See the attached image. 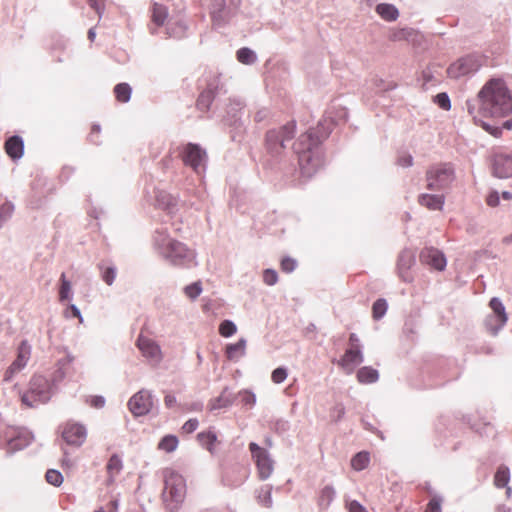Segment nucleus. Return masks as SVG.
Listing matches in <instances>:
<instances>
[{"instance_id":"5fc2aeb1","label":"nucleus","mask_w":512,"mask_h":512,"mask_svg":"<svg viewBox=\"0 0 512 512\" xmlns=\"http://www.w3.org/2000/svg\"><path fill=\"white\" fill-rule=\"evenodd\" d=\"M434 102L443 110H449L451 108L450 98L445 92L437 94L434 97Z\"/></svg>"},{"instance_id":"bf43d9fd","label":"nucleus","mask_w":512,"mask_h":512,"mask_svg":"<svg viewBox=\"0 0 512 512\" xmlns=\"http://www.w3.org/2000/svg\"><path fill=\"white\" fill-rule=\"evenodd\" d=\"M89 6L95 10L99 19L103 16L105 10L104 0H88Z\"/></svg>"},{"instance_id":"5701e85b","label":"nucleus","mask_w":512,"mask_h":512,"mask_svg":"<svg viewBox=\"0 0 512 512\" xmlns=\"http://www.w3.org/2000/svg\"><path fill=\"white\" fill-rule=\"evenodd\" d=\"M73 360L74 357L70 353H67L63 358L57 361V367L52 375V382L54 384L61 382L67 376Z\"/></svg>"},{"instance_id":"4c0bfd02","label":"nucleus","mask_w":512,"mask_h":512,"mask_svg":"<svg viewBox=\"0 0 512 512\" xmlns=\"http://www.w3.org/2000/svg\"><path fill=\"white\" fill-rule=\"evenodd\" d=\"M178 444H179L178 438L175 435L169 434V435L164 436L160 440V442L158 444V448L167 453H171L177 449Z\"/></svg>"},{"instance_id":"09e8293b","label":"nucleus","mask_w":512,"mask_h":512,"mask_svg":"<svg viewBox=\"0 0 512 512\" xmlns=\"http://www.w3.org/2000/svg\"><path fill=\"white\" fill-rule=\"evenodd\" d=\"M413 34V30L409 28L396 29L391 31L389 39L391 41L408 40Z\"/></svg>"},{"instance_id":"0eeeda50","label":"nucleus","mask_w":512,"mask_h":512,"mask_svg":"<svg viewBox=\"0 0 512 512\" xmlns=\"http://www.w3.org/2000/svg\"><path fill=\"white\" fill-rule=\"evenodd\" d=\"M296 124L294 121L277 129H271L266 134V149L276 157L286 149V144L294 137Z\"/></svg>"},{"instance_id":"de8ad7c7","label":"nucleus","mask_w":512,"mask_h":512,"mask_svg":"<svg viewBox=\"0 0 512 512\" xmlns=\"http://www.w3.org/2000/svg\"><path fill=\"white\" fill-rule=\"evenodd\" d=\"M387 302L385 299H378L374 302L372 307L373 318L375 320L381 319L387 311Z\"/></svg>"},{"instance_id":"3c124183","label":"nucleus","mask_w":512,"mask_h":512,"mask_svg":"<svg viewBox=\"0 0 512 512\" xmlns=\"http://www.w3.org/2000/svg\"><path fill=\"white\" fill-rule=\"evenodd\" d=\"M46 481L53 486H60L63 483V476L61 472L55 469H50L45 475Z\"/></svg>"},{"instance_id":"13d9d810","label":"nucleus","mask_w":512,"mask_h":512,"mask_svg":"<svg viewBox=\"0 0 512 512\" xmlns=\"http://www.w3.org/2000/svg\"><path fill=\"white\" fill-rule=\"evenodd\" d=\"M263 281L265 284L272 286L275 285L278 281V274L273 269H266L263 272Z\"/></svg>"},{"instance_id":"4be33fe9","label":"nucleus","mask_w":512,"mask_h":512,"mask_svg":"<svg viewBox=\"0 0 512 512\" xmlns=\"http://www.w3.org/2000/svg\"><path fill=\"white\" fill-rule=\"evenodd\" d=\"M187 25L182 19L170 18L165 26V34L168 38L180 39L185 36Z\"/></svg>"},{"instance_id":"ea45409f","label":"nucleus","mask_w":512,"mask_h":512,"mask_svg":"<svg viewBox=\"0 0 512 512\" xmlns=\"http://www.w3.org/2000/svg\"><path fill=\"white\" fill-rule=\"evenodd\" d=\"M237 60L242 64L251 65L257 61V56L250 48L243 47L237 51Z\"/></svg>"},{"instance_id":"c756f323","label":"nucleus","mask_w":512,"mask_h":512,"mask_svg":"<svg viewBox=\"0 0 512 512\" xmlns=\"http://www.w3.org/2000/svg\"><path fill=\"white\" fill-rule=\"evenodd\" d=\"M272 489H273L272 485L266 484L256 490V499H257L258 504H260L261 506H264L266 508L272 507V505H273Z\"/></svg>"},{"instance_id":"f257e3e1","label":"nucleus","mask_w":512,"mask_h":512,"mask_svg":"<svg viewBox=\"0 0 512 512\" xmlns=\"http://www.w3.org/2000/svg\"><path fill=\"white\" fill-rule=\"evenodd\" d=\"M478 109L474 102L468 100V113L477 120V113L483 117L501 119L512 113V93L501 78L488 80L477 94Z\"/></svg>"},{"instance_id":"052dcab7","label":"nucleus","mask_w":512,"mask_h":512,"mask_svg":"<svg viewBox=\"0 0 512 512\" xmlns=\"http://www.w3.org/2000/svg\"><path fill=\"white\" fill-rule=\"evenodd\" d=\"M441 502L442 499L439 497H433L427 506V509L425 512H442L441 511Z\"/></svg>"},{"instance_id":"774afa93","label":"nucleus","mask_w":512,"mask_h":512,"mask_svg":"<svg viewBox=\"0 0 512 512\" xmlns=\"http://www.w3.org/2000/svg\"><path fill=\"white\" fill-rule=\"evenodd\" d=\"M349 512H367L366 509L356 500L347 503Z\"/></svg>"},{"instance_id":"b1692460","label":"nucleus","mask_w":512,"mask_h":512,"mask_svg":"<svg viewBox=\"0 0 512 512\" xmlns=\"http://www.w3.org/2000/svg\"><path fill=\"white\" fill-rule=\"evenodd\" d=\"M5 150L12 159H19L24 153V142L19 136H12L5 142Z\"/></svg>"},{"instance_id":"c85d7f7f","label":"nucleus","mask_w":512,"mask_h":512,"mask_svg":"<svg viewBox=\"0 0 512 512\" xmlns=\"http://www.w3.org/2000/svg\"><path fill=\"white\" fill-rule=\"evenodd\" d=\"M377 14L385 21H395L399 17L398 9L388 3H380L376 6Z\"/></svg>"},{"instance_id":"37998d69","label":"nucleus","mask_w":512,"mask_h":512,"mask_svg":"<svg viewBox=\"0 0 512 512\" xmlns=\"http://www.w3.org/2000/svg\"><path fill=\"white\" fill-rule=\"evenodd\" d=\"M60 281L61 285L59 289V300L64 302L66 300L72 299V285L71 282L66 279L64 273L61 274Z\"/></svg>"},{"instance_id":"e2e57ef3","label":"nucleus","mask_w":512,"mask_h":512,"mask_svg":"<svg viewBox=\"0 0 512 512\" xmlns=\"http://www.w3.org/2000/svg\"><path fill=\"white\" fill-rule=\"evenodd\" d=\"M198 425H199L198 420L195 418H192L184 423V425L182 426V430H183V432L190 434V433H193L198 428Z\"/></svg>"},{"instance_id":"79ce46f5","label":"nucleus","mask_w":512,"mask_h":512,"mask_svg":"<svg viewBox=\"0 0 512 512\" xmlns=\"http://www.w3.org/2000/svg\"><path fill=\"white\" fill-rule=\"evenodd\" d=\"M479 123L485 131H487L488 133H490L491 135H493L495 137H499L501 135L502 128L507 129V130L512 129V119L506 120L503 123L502 127L490 125L482 120H479Z\"/></svg>"},{"instance_id":"58836bf2","label":"nucleus","mask_w":512,"mask_h":512,"mask_svg":"<svg viewBox=\"0 0 512 512\" xmlns=\"http://www.w3.org/2000/svg\"><path fill=\"white\" fill-rule=\"evenodd\" d=\"M200 444L205 447L210 453H214V444L217 441V436L213 432H201L197 435Z\"/></svg>"},{"instance_id":"f8f14e48","label":"nucleus","mask_w":512,"mask_h":512,"mask_svg":"<svg viewBox=\"0 0 512 512\" xmlns=\"http://www.w3.org/2000/svg\"><path fill=\"white\" fill-rule=\"evenodd\" d=\"M152 392L142 389L135 393L128 401V408L135 417L148 414L153 408Z\"/></svg>"},{"instance_id":"603ef678","label":"nucleus","mask_w":512,"mask_h":512,"mask_svg":"<svg viewBox=\"0 0 512 512\" xmlns=\"http://www.w3.org/2000/svg\"><path fill=\"white\" fill-rule=\"evenodd\" d=\"M237 327L234 322L230 320H224L219 327V332L223 337H230L235 334Z\"/></svg>"},{"instance_id":"2f4dec72","label":"nucleus","mask_w":512,"mask_h":512,"mask_svg":"<svg viewBox=\"0 0 512 512\" xmlns=\"http://www.w3.org/2000/svg\"><path fill=\"white\" fill-rule=\"evenodd\" d=\"M357 379L363 384L375 383L379 379V373L370 366H364L358 370Z\"/></svg>"},{"instance_id":"aec40b11","label":"nucleus","mask_w":512,"mask_h":512,"mask_svg":"<svg viewBox=\"0 0 512 512\" xmlns=\"http://www.w3.org/2000/svg\"><path fill=\"white\" fill-rule=\"evenodd\" d=\"M236 399V396L230 391L228 387H225L221 394L210 400L209 410L215 411L223 408L230 407Z\"/></svg>"},{"instance_id":"69168bd1","label":"nucleus","mask_w":512,"mask_h":512,"mask_svg":"<svg viewBox=\"0 0 512 512\" xmlns=\"http://www.w3.org/2000/svg\"><path fill=\"white\" fill-rule=\"evenodd\" d=\"M67 317H76L79 318L80 322H83V317L81 315V312L79 308L75 304H70L67 311H66Z\"/></svg>"},{"instance_id":"49530a36","label":"nucleus","mask_w":512,"mask_h":512,"mask_svg":"<svg viewBox=\"0 0 512 512\" xmlns=\"http://www.w3.org/2000/svg\"><path fill=\"white\" fill-rule=\"evenodd\" d=\"M506 323H500L498 317L490 314L485 318V327L492 334L497 335Z\"/></svg>"},{"instance_id":"cd10ccee","label":"nucleus","mask_w":512,"mask_h":512,"mask_svg":"<svg viewBox=\"0 0 512 512\" xmlns=\"http://www.w3.org/2000/svg\"><path fill=\"white\" fill-rule=\"evenodd\" d=\"M167 18V8L162 4L154 3L151 10V19L153 25H155L156 27H161L165 24Z\"/></svg>"},{"instance_id":"1a4fd4ad","label":"nucleus","mask_w":512,"mask_h":512,"mask_svg":"<svg viewBox=\"0 0 512 512\" xmlns=\"http://www.w3.org/2000/svg\"><path fill=\"white\" fill-rule=\"evenodd\" d=\"M249 451L256 464L259 479L262 481L267 480L274 471L275 461L271 454L267 449L260 447L255 442L249 444Z\"/></svg>"},{"instance_id":"412c9836","label":"nucleus","mask_w":512,"mask_h":512,"mask_svg":"<svg viewBox=\"0 0 512 512\" xmlns=\"http://www.w3.org/2000/svg\"><path fill=\"white\" fill-rule=\"evenodd\" d=\"M414 263H415L414 252L410 249H404L398 257V270H399L400 277L404 281H409L407 272L413 266Z\"/></svg>"},{"instance_id":"4468645a","label":"nucleus","mask_w":512,"mask_h":512,"mask_svg":"<svg viewBox=\"0 0 512 512\" xmlns=\"http://www.w3.org/2000/svg\"><path fill=\"white\" fill-rule=\"evenodd\" d=\"M62 437L68 445L79 447L86 440L87 430L82 424L67 422L63 427Z\"/></svg>"},{"instance_id":"20e7f679","label":"nucleus","mask_w":512,"mask_h":512,"mask_svg":"<svg viewBox=\"0 0 512 512\" xmlns=\"http://www.w3.org/2000/svg\"><path fill=\"white\" fill-rule=\"evenodd\" d=\"M164 489L163 499L167 507L174 511L183 502L186 494L185 480L179 473L172 469H165L163 472Z\"/></svg>"},{"instance_id":"a19ab883","label":"nucleus","mask_w":512,"mask_h":512,"mask_svg":"<svg viewBox=\"0 0 512 512\" xmlns=\"http://www.w3.org/2000/svg\"><path fill=\"white\" fill-rule=\"evenodd\" d=\"M510 480V471L507 466H500L494 477V484L498 488L506 487Z\"/></svg>"},{"instance_id":"473e14b6","label":"nucleus","mask_w":512,"mask_h":512,"mask_svg":"<svg viewBox=\"0 0 512 512\" xmlns=\"http://www.w3.org/2000/svg\"><path fill=\"white\" fill-rule=\"evenodd\" d=\"M215 98V92L211 85L204 90L197 100V107L200 111H207Z\"/></svg>"},{"instance_id":"f03ea898","label":"nucleus","mask_w":512,"mask_h":512,"mask_svg":"<svg viewBox=\"0 0 512 512\" xmlns=\"http://www.w3.org/2000/svg\"><path fill=\"white\" fill-rule=\"evenodd\" d=\"M332 122L331 118H325L319 122L316 129H310L301 134L294 143L293 148L298 156V163L303 176L311 177L322 167L324 161L320 143L330 134Z\"/></svg>"},{"instance_id":"72a5a7b5","label":"nucleus","mask_w":512,"mask_h":512,"mask_svg":"<svg viewBox=\"0 0 512 512\" xmlns=\"http://www.w3.org/2000/svg\"><path fill=\"white\" fill-rule=\"evenodd\" d=\"M244 105L243 102L240 99H231L228 109H227V115L229 118L227 121L231 125H236L240 118L237 117V114L243 109Z\"/></svg>"},{"instance_id":"a211bd4d","label":"nucleus","mask_w":512,"mask_h":512,"mask_svg":"<svg viewBox=\"0 0 512 512\" xmlns=\"http://www.w3.org/2000/svg\"><path fill=\"white\" fill-rule=\"evenodd\" d=\"M8 448L15 452L26 448L33 440L34 435L26 428H15L9 433Z\"/></svg>"},{"instance_id":"39448f33","label":"nucleus","mask_w":512,"mask_h":512,"mask_svg":"<svg viewBox=\"0 0 512 512\" xmlns=\"http://www.w3.org/2000/svg\"><path fill=\"white\" fill-rule=\"evenodd\" d=\"M53 394L52 385L42 375H35L29 383V389L21 395L22 403L34 408L40 404L47 403Z\"/></svg>"},{"instance_id":"423d86ee","label":"nucleus","mask_w":512,"mask_h":512,"mask_svg":"<svg viewBox=\"0 0 512 512\" xmlns=\"http://www.w3.org/2000/svg\"><path fill=\"white\" fill-rule=\"evenodd\" d=\"M454 180L455 170L450 163L435 164L426 173L427 188L432 191L447 190Z\"/></svg>"},{"instance_id":"e433bc0d","label":"nucleus","mask_w":512,"mask_h":512,"mask_svg":"<svg viewBox=\"0 0 512 512\" xmlns=\"http://www.w3.org/2000/svg\"><path fill=\"white\" fill-rule=\"evenodd\" d=\"M370 462V455L368 452L361 451L353 456L351 459V466L356 471L365 469Z\"/></svg>"},{"instance_id":"9d476101","label":"nucleus","mask_w":512,"mask_h":512,"mask_svg":"<svg viewBox=\"0 0 512 512\" xmlns=\"http://www.w3.org/2000/svg\"><path fill=\"white\" fill-rule=\"evenodd\" d=\"M240 4L239 0H211L210 14L215 27L224 26L232 17Z\"/></svg>"},{"instance_id":"a878e982","label":"nucleus","mask_w":512,"mask_h":512,"mask_svg":"<svg viewBox=\"0 0 512 512\" xmlns=\"http://www.w3.org/2000/svg\"><path fill=\"white\" fill-rule=\"evenodd\" d=\"M246 339L241 338L236 343L228 344L226 346V357L231 361H237L246 353Z\"/></svg>"},{"instance_id":"8fccbe9b","label":"nucleus","mask_w":512,"mask_h":512,"mask_svg":"<svg viewBox=\"0 0 512 512\" xmlns=\"http://www.w3.org/2000/svg\"><path fill=\"white\" fill-rule=\"evenodd\" d=\"M185 295L191 300H195L202 293V284L200 281L185 286Z\"/></svg>"},{"instance_id":"338daca9","label":"nucleus","mask_w":512,"mask_h":512,"mask_svg":"<svg viewBox=\"0 0 512 512\" xmlns=\"http://www.w3.org/2000/svg\"><path fill=\"white\" fill-rule=\"evenodd\" d=\"M398 164L402 167H410L413 165V157L410 154H403L398 158Z\"/></svg>"},{"instance_id":"2eb2a0df","label":"nucleus","mask_w":512,"mask_h":512,"mask_svg":"<svg viewBox=\"0 0 512 512\" xmlns=\"http://www.w3.org/2000/svg\"><path fill=\"white\" fill-rule=\"evenodd\" d=\"M493 173L498 178L512 177V151L497 152L493 156Z\"/></svg>"},{"instance_id":"ddd939ff","label":"nucleus","mask_w":512,"mask_h":512,"mask_svg":"<svg viewBox=\"0 0 512 512\" xmlns=\"http://www.w3.org/2000/svg\"><path fill=\"white\" fill-rule=\"evenodd\" d=\"M30 356V344L26 340L21 341L18 347L16 359L12 362V364L8 367V369L5 372L4 381L9 382L16 373L21 371L27 365Z\"/></svg>"},{"instance_id":"0e129e2a","label":"nucleus","mask_w":512,"mask_h":512,"mask_svg":"<svg viewBox=\"0 0 512 512\" xmlns=\"http://www.w3.org/2000/svg\"><path fill=\"white\" fill-rule=\"evenodd\" d=\"M118 506V499H112L105 507H100L95 512H117Z\"/></svg>"},{"instance_id":"6e6d98bb","label":"nucleus","mask_w":512,"mask_h":512,"mask_svg":"<svg viewBox=\"0 0 512 512\" xmlns=\"http://www.w3.org/2000/svg\"><path fill=\"white\" fill-rule=\"evenodd\" d=\"M287 369L284 367H278L275 370H273L271 379L274 383L280 384L285 381L287 378Z\"/></svg>"},{"instance_id":"393cba45","label":"nucleus","mask_w":512,"mask_h":512,"mask_svg":"<svg viewBox=\"0 0 512 512\" xmlns=\"http://www.w3.org/2000/svg\"><path fill=\"white\" fill-rule=\"evenodd\" d=\"M123 469V462L119 455L113 454L106 465L107 470V482L108 484L114 483L116 477L121 473Z\"/></svg>"},{"instance_id":"bb28decb","label":"nucleus","mask_w":512,"mask_h":512,"mask_svg":"<svg viewBox=\"0 0 512 512\" xmlns=\"http://www.w3.org/2000/svg\"><path fill=\"white\" fill-rule=\"evenodd\" d=\"M445 198L443 195L421 194L419 203L429 210H442Z\"/></svg>"},{"instance_id":"4d7b16f0","label":"nucleus","mask_w":512,"mask_h":512,"mask_svg":"<svg viewBox=\"0 0 512 512\" xmlns=\"http://www.w3.org/2000/svg\"><path fill=\"white\" fill-rule=\"evenodd\" d=\"M115 278H116V268L114 266L107 267L102 272V279L109 286H111L114 283Z\"/></svg>"},{"instance_id":"6ab92c4d","label":"nucleus","mask_w":512,"mask_h":512,"mask_svg":"<svg viewBox=\"0 0 512 512\" xmlns=\"http://www.w3.org/2000/svg\"><path fill=\"white\" fill-rule=\"evenodd\" d=\"M420 261L438 271L444 270L447 264L444 254L433 247H426L421 251Z\"/></svg>"},{"instance_id":"c9c22d12","label":"nucleus","mask_w":512,"mask_h":512,"mask_svg":"<svg viewBox=\"0 0 512 512\" xmlns=\"http://www.w3.org/2000/svg\"><path fill=\"white\" fill-rule=\"evenodd\" d=\"M489 306H490V308L492 310L491 314L497 316L498 320L500 321V323H506L507 322L508 316H507L505 307H504L502 301L499 298L493 297L490 300Z\"/></svg>"},{"instance_id":"864d4df0","label":"nucleus","mask_w":512,"mask_h":512,"mask_svg":"<svg viewBox=\"0 0 512 512\" xmlns=\"http://www.w3.org/2000/svg\"><path fill=\"white\" fill-rule=\"evenodd\" d=\"M239 396L243 405L248 408H252L256 404V395L249 390L240 391Z\"/></svg>"},{"instance_id":"f704fd0d","label":"nucleus","mask_w":512,"mask_h":512,"mask_svg":"<svg viewBox=\"0 0 512 512\" xmlns=\"http://www.w3.org/2000/svg\"><path fill=\"white\" fill-rule=\"evenodd\" d=\"M335 496H336L335 489L330 485L325 486L321 490L320 495H319L318 504H319L320 509H327L330 506V504L333 502Z\"/></svg>"},{"instance_id":"a18cd8bd","label":"nucleus","mask_w":512,"mask_h":512,"mask_svg":"<svg viewBox=\"0 0 512 512\" xmlns=\"http://www.w3.org/2000/svg\"><path fill=\"white\" fill-rule=\"evenodd\" d=\"M131 87L127 83L117 84L114 88V93L118 101L126 103L131 97Z\"/></svg>"},{"instance_id":"f3484780","label":"nucleus","mask_w":512,"mask_h":512,"mask_svg":"<svg viewBox=\"0 0 512 512\" xmlns=\"http://www.w3.org/2000/svg\"><path fill=\"white\" fill-rule=\"evenodd\" d=\"M364 361L362 347H348L344 355L338 360V365L346 374H352L355 368Z\"/></svg>"},{"instance_id":"7c9ffc66","label":"nucleus","mask_w":512,"mask_h":512,"mask_svg":"<svg viewBox=\"0 0 512 512\" xmlns=\"http://www.w3.org/2000/svg\"><path fill=\"white\" fill-rule=\"evenodd\" d=\"M156 204L160 208L167 210L169 213H171L176 207L177 200L176 198H174L172 195L165 191H158L156 193Z\"/></svg>"},{"instance_id":"680f3d73","label":"nucleus","mask_w":512,"mask_h":512,"mask_svg":"<svg viewBox=\"0 0 512 512\" xmlns=\"http://www.w3.org/2000/svg\"><path fill=\"white\" fill-rule=\"evenodd\" d=\"M296 268V261L292 258L286 257L281 261V269L284 272L290 273Z\"/></svg>"},{"instance_id":"dca6fc26","label":"nucleus","mask_w":512,"mask_h":512,"mask_svg":"<svg viewBox=\"0 0 512 512\" xmlns=\"http://www.w3.org/2000/svg\"><path fill=\"white\" fill-rule=\"evenodd\" d=\"M137 347L151 364L157 365L162 360L160 346L154 340L140 335L137 339Z\"/></svg>"},{"instance_id":"9b49d317","label":"nucleus","mask_w":512,"mask_h":512,"mask_svg":"<svg viewBox=\"0 0 512 512\" xmlns=\"http://www.w3.org/2000/svg\"><path fill=\"white\" fill-rule=\"evenodd\" d=\"M481 65L482 63L478 56L467 55L451 64L447 69V74L449 77L457 79L478 71Z\"/></svg>"},{"instance_id":"c03bdc74","label":"nucleus","mask_w":512,"mask_h":512,"mask_svg":"<svg viewBox=\"0 0 512 512\" xmlns=\"http://www.w3.org/2000/svg\"><path fill=\"white\" fill-rule=\"evenodd\" d=\"M14 210V204L10 201H6L0 205V229L11 219Z\"/></svg>"},{"instance_id":"7ed1b4c3","label":"nucleus","mask_w":512,"mask_h":512,"mask_svg":"<svg viewBox=\"0 0 512 512\" xmlns=\"http://www.w3.org/2000/svg\"><path fill=\"white\" fill-rule=\"evenodd\" d=\"M152 243L157 255L172 266L191 268L197 265L195 250L172 238L164 227L155 230Z\"/></svg>"},{"instance_id":"6e6552de","label":"nucleus","mask_w":512,"mask_h":512,"mask_svg":"<svg viewBox=\"0 0 512 512\" xmlns=\"http://www.w3.org/2000/svg\"><path fill=\"white\" fill-rule=\"evenodd\" d=\"M180 156L183 163L192 168L196 174L200 175L206 170L208 161L207 152L199 144H185L182 147Z\"/></svg>"}]
</instances>
